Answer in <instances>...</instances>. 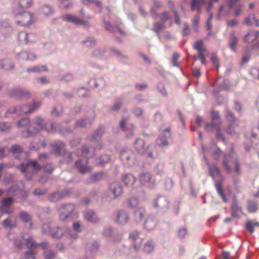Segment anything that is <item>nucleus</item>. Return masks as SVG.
I'll use <instances>...</instances> for the list:
<instances>
[{"mask_svg":"<svg viewBox=\"0 0 259 259\" xmlns=\"http://www.w3.org/2000/svg\"><path fill=\"white\" fill-rule=\"evenodd\" d=\"M136 181V178L133 175L128 174L123 176V182L127 186H133Z\"/></svg>","mask_w":259,"mask_h":259,"instance_id":"4be33fe9","label":"nucleus"},{"mask_svg":"<svg viewBox=\"0 0 259 259\" xmlns=\"http://www.w3.org/2000/svg\"><path fill=\"white\" fill-rule=\"evenodd\" d=\"M83 43L87 47H92L95 44V41L92 38H88L83 41Z\"/></svg>","mask_w":259,"mask_h":259,"instance_id":"a18cd8bd","label":"nucleus"},{"mask_svg":"<svg viewBox=\"0 0 259 259\" xmlns=\"http://www.w3.org/2000/svg\"><path fill=\"white\" fill-rule=\"evenodd\" d=\"M3 225L5 227H11V220L10 218H8L5 220L3 222Z\"/></svg>","mask_w":259,"mask_h":259,"instance_id":"e2e57ef3","label":"nucleus"},{"mask_svg":"<svg viewBox=\"0 0 259 259\" xmlns=\"http://www.w3.org/2000/svg\"><path fill=\"white\" fill-rule=\"evenodd\" d=\"M11 151L13 153H17L21 151L20 147L18 145H14L12 147Z\"/></svg>","mask_w":259,"mask_h":259,"instance_id":"680f3d73","label":"nucleus"},{"mask_svg":"<svg viewBox=\"0 0 259 259\" xmlns=\"http://www.w3.org/2000/svg\"><path fill=\"white\" fill-rule=\"evenodd\" d=\"M214 124H216L215 122L213 121L211 124L206 123L205 126L206 130L208 131H212L215 128Z\"/></svg>","mask_w":259,"mask_h":259,"instance_id":"4d7b16f0","label":"nucleus"},{"mask_svg":"<svg viewBox=\"0 0 259 259\" xmlns=\"http://www.w3.org/2000/svg\"><path fill=\"white\" fill-rule=\"evenodd\" d=\"M41 11L45 16H47L52 15L54 13V10L53 9L48 5L43 6L41 8Z\"/></svg>","mask_w":259,"mask_h":259,"instance_id":"c9c22d12","label":"nucleus"},{"mask_svg":"<svg viewBox=\"0 0 259 259\" xmlns=\"http://www.w3.org/2000/svg\"><path fill=\"white\" fill-rule=\"evenodd\" d=\"M145 214V210L140 207L135 212V219L137 222H140Z\"/></svg>","mask_w":259,"mask_h":259,"instance_id":"c756f323","label":"nucleus"},{"mask_svg":"<svg viewBox=\"0 0 259 259\" xmlns=\"http://www.w3.org/2000/svg\"><path fill=\"white\" fill-rule=\"evenodd\" d=\"M202 149L204 153L203 157L205 160L207 159L206 158L205 153L207 151L212 155V156L214 159H216L219 157L221 153L220 149L219 148H217L214 145H213L211 148H210L209 149H207V148H205L203 146Z\"/></svg>","mask_w":259,"mask_h":259,"instance_id":"dca6fc26","label":"nucleus"},{"mask_svg":"<svg viewBox=\"0 0 259 259\" xmlns=\"http://www.w3.org/2000/svg\"><path fill=\"white\" fill-rule=\"evenodd\" d=\"M139 201L137 198H131L127 201V206L131 208H134L137 206L139 204Z\"/></svg>","mask_w":259,"mask_h":259,"instance_id":"ea45409f","label":"nucleus"},{"mask_svg":"<svg viewBox=\"0 0 259 259\" xmlns=\"http://www.w3.org/2000/svg\"><path fill=\"white\" fill-rule=\"evenodd\" d=\"M206 162L209 168L210 175L214 180L215 182V187L219 195L221 196L224 201L226 202L227 200L224 195L223 190L222 189L221 183L219 181H222L223 178L220 174L219 168L214 164L210 165L208 162L207 159H206Z\"/></svg>","mask_w":259,"mask_h":259,"instance_id":"f03ea898","label":"nucleus"},{"mask_svg":"<svg viewBox=\"0 0 259 259\" xmlns=\"http://www.w3.org/2000/svg\"><path fill=\"white\" fill-rule=\"evenodd\" d=\"M168 201L165 197L159 196L155 200L154 206L156 208L164 210L168 208Z\"/></svg>","mask_w":259,"mask_h":259,"instance_id":"9b49d317","label":"nucleus"},{"mask_svg":"<svg viewBox=\"0 0 259 259\" xmlns=\"http://www.w3.org/2000/svg\"><path fill=\"white\" fill-rule=\"evenodd\" d=\"M34 109H31V110H28L27 107L24 106L23 107H18L14 109L12 111H10L11 113H16L18 115H22L23 114H26L32 112Z\"/></svg>","mask_w":259,"mask_h":259,"instance_id":"bb28decb","label":"nucleus"},{"mask_svg":"<svg viewBox=\"0 0 259 259\" xmlns=\"http://www.w3.org/2000/svg\"><path fill=\"white\" fill-rule=\"evenodd\" d=\"M63 20L73 23L76 25H86V21L80 19L74 15L71 14H66L61 16Z\"/></svg>","mask_w":259,"mask_h":259,"instance_id":"0eeeda50","label":"nucleus"},{"mask_svg":"<svg viewBox=\"0 0 259 259\" xmlns=\"http://www.w3.org/2000/svg\"><path fill=\"white\" fill-rule=\"evenodd\" d=\"M20 217L25 222H28L30 220V217L28 213L25 212H22L20 214Z\"/></svg>","mask_w":259,"mask_h":259,"instance_id":"c03bdc74","label":"nucleus"},{"mask_svg":"<svg viewBox=\"0 0 259 259\" xmlns=\"http://www.w3.org/2000/svg\"><path fill=\"white\" fill-rule=\"evenodd\" d=\"M134 147L136 150L140 154H145L147 153L149 157L153 158L152 153L147 151V147L145 145L143 140L137 139L134 144Z\"/></svg>","mask_w":259,"mask_h":259,"instance_id":"39448f33","label":"nucleus"},{"mask_svg":"<svg viewBox=\"0 0 259 259\" xmlns=\"http://www.w3.org/2000/svg\"><path fill=\"white\" fill-rule=\"evenodd\" d=\"M133 154L128 150L122 151L120 154L121 160L126 164H128V162L133 158Z\"/></svg>","mask_w":259,"mask_h":259,"instance_id":"412c9836","label":"nucleus"},{"mask_svg":"<svg viewBox=\"0 0 259 259\" xmlns=\"http://www.w3.org/2000/svg\"><path fill=\"white\" fill-rule=\"evenodd\" d=\"M19 23H22V25L24 26H28L32 23V15L28 12L25 13L21 18V21H18Z\"/></svg>","mask_w":259,"mask_h":259,"instance_id":"aec40b11","label":"nucleus"},{"mask_svg":"<svg viewBox=\"0 0 259 259\" xmlns=\"http://www.w3.org/2000/svg\"><path fill=\"white\" fill-rule=\"evenodd\" d=\"M206 0H192L191 3V9L194 10L195 9L200 11L199 7L201 5L205 4Z\"/></svg>","mask_w":259,"mask_h":259,"instance_id":"7c9ffc66","label":"nucleus"},{"mask_svg":"<svg viewBox=\"0 0 259 259\" xmlns=\"http://www.w3.org/2000/svg\"><path fill=\"white\" fill-rule=\"evenodd\" d=\"M187 234V229L185 228L179 229L178 231V237L180 238H183Z\"/></svg>","mask_w":259,"mask_h":259,"instance_id":"603ef678","label":"nucleus"},{"mask_svg":"<svg viewBox=\"0 0 259 259\" xmlns=\"http://www.w3.org/2000/svg\"><path fill=\"white\" fill-rule=\"evenodd\" d=\"M41 246L44 251L45 259H53L55 256V254L50 248H49L47 243H42Z\"/></svg>","mask_w":259,"mask_h":259,"instance_id":"6ab92c4d","label":"nucleus"},{"mask_svg":"<svg viewBox=\"0 0 259 259\" xmlns=\"http://www.w3.org/2000/svg\"><path fill=\"white\" fill-rule=\"evenodd\" d=\"M229 163H234L235 165V171L237 174H239L240 172V169L238 161L236 156L234 155L233 151H232L229 154H226L225 155V159L223 161L224 166L228 172L231 171V168L229 164Z\"/></svg>","mask_w":259,"mask_h":259,"instance_id":"7ed1b4c3","label":"nucleus"},{"mask_svg":"<svg viewBox=\"0 0 259 259\" xmlns=\"http://www.w3.org/2000/svg\"><path fill=\"white\" fill-rule=\"evenodd\" d=\"M246 227L247 230L249 231L251 233L254 232V226L253 223L250 220L248 221L246 223Z\"/></svg>","mask_w":259,"mask_h":259,"instance_id":"09e8293b","label":"nucleus"},{"mask_svg":"<svg viewBox=\"0 0 259 259\" xmlns=\"http://www.w3.org/2000/svg\"><path fill=\"white\" fill-rule=\"evenodd\" d=\"M240 0H225V4L227 5L228 7L224 5H222L220 7L217 16V18L220 19L222 17L226 16L229 13L230 11L229 10L235 7H236V8H235V14L236 16H238L244 6L243 4H238V2Z\"/></svg>","mask_w":259,"mask_h":259,"instance_id":"f257e3e1","label":"nucleus"},{"mask_svg":"<svg viewBox=\"0 0 259 259\" xmlns=\"http://www.w3.org/2000/svg\"><path fill=\"white\" fill-rule=\"evenodd\" d=\"M232 215L234 217H237L239 213H241V208L236 204H233L231 207Z\"/></svg>","mask_w":259,"mask_h":259,"instance_id":"a19ab883","label":"nucleus"},{"mask_svg":"<svg viewBox=\"0 0 259 259\" xmlns=\"http://www.w3.org/2000/svg\"><path fill=\"white\" fill-rule=\"evenodd\" d=\"M211 114L213 121L215 122L216 125L220 124L221 122H220V116L219 113L218 112H212Z\"/></svg>","mask_w":259,"mask_h":259,"instance_id":"49530a36","label":"nucleus"},{"mask_svg":"<svg viewBox=\"0 0 259 259\" xmlns=\"http://www.w3.org/2000/svg\"><path fill=\"white\" fill-rule=\"evenodd\" d=\"M164 27V26L163 24H160L159 23H156L154 24V29L156 32H158V31H159L160 30L162 29Z\"/></svg>","mask_w":259,"mask_h":259,"instance_id":"6e6d98bb","label":"nucleus"},{"mask_svg":"<svg viewBox=\"0 0 259 259\" xmlns=\"http://www.w3.org/2000/svg\"><path fill=\"white\" fill-rule=\"evenodd\" d=\"M87 122L84 120H80L76 122V125L77 127H83L86 125Z\"/></svg>","mask_w":259,"mask_h":259,"instance_id":"774afa93","label":"nucleus"},{"mask_svg":"<svg viewBox=\"0 0 259 259\" xmlns=\"http://www.w3.org/2000/svg\"><path fill=\"white\" fill-rule=\"evenodd\" d=\"M29 121L28 119L24 118L19 121L18 123V125L19 127H23L28 125Z\"/></svg>","mask_w":259,"mask_h":259,"instance_id":"864d4df0","label":"nucleus"},{"mask_svg":"<svg viewBox=\"0 0 259 259\" xmlns=\"http://www.w3.org/2000/svg\"><path fill=\"white\" fill-rule=\"evenodd\" d=\"M29 165H31L34 168L38 169H39V166L37 165V163L35 161H31L29 163H28L26 165L22 164L21 166V167L20 168V171L22 172H24L26 170V167Z\"/></svg>","mask_w":259,"mask_h":259,"instance_id":"72a5a7b5","label":"nucleus"},{"mask_svg":"<svg viewBox=\"0 0 259 259\" xmlns=\"http://www.w3.org/2000/svg\"><path fill=\"white\" fill-rule=\"evenodd\" d=\"M53 236L55 238H60L63 235V230L61 228L58 229L57 232L52 234Z\"/></svg>","mask_w":259,"mask_h":259,"instance_id":"052dcab7","label":"nucleus"},{"mask_svg":"<svg viewBox=\"0 0 259 259\" xmlns=\"http://www.w3.org/2000/svg\"><path fill=\"white\" fill-rule=\"evenodd\" d=\"M259 37L258 31H250L244 37L245 41L250 43L257 39Z\"/></svg>","mask_w":259,"mask_h":259,"instance_id":"a211bd4d","label":"nucleus"},{"mask_svg":"<svg viewBox=\"0 0 259 259\" xmlns=\"http://www.w3.org/2000/svg\"><path fill=\"white\" fill-rule=\"evenodd\" d=\"M21 259H35L34 256V252L32 251L25 253Z\"/></svg>","mask_w":259,"mask_h":259,"instance_id":"de8ad7c7","label":"nucleus"},{"mask_svg":"<svg viewBox=\"0 0 259 259\" xmlns=\"http://www.w3.org/2000/svg\"><path fill=\"white\" fill-rule=\"evenodd\" d=\"M11 31V28L6 22H0V31L4 34Z\"/></svg>","mask_w":259,"mask_h":259,"instance_id":"4c0bfd02","label":"nucleus"},{"mask_svg":"<svg viewBox=\"0 0 259 259\" xmlns=\"http://www.w3.org/2000/svg\"><path fill=\"white\" fill-rule=\"evenodd\" d=\"M164 135L160 136L156 141L157 145L159 147H163L168 145V142L166 138L170 136L169 131L168 129L164 130Z\"/></svg>","mask_w":259,"mask_h":259,"instance_id":"4468645a","label":"nucleus"},{"mask_svg":"<svg viewBox=\"0 0 259 259\" xmlns=\"http://www.w3.org/2000/svg\"><path fill=\"white\" fill-rule=\"evenodd\" d=\"M237 43V39L234 35H232L229 40V47L234 52L236 51L235 48Z\"/></svg>","mask_w":259,"mask_h":259,"instance_id":"58836bf2","label":"nucleus"},{"mask_svg":"<svg viewBox=\"0 0 259 259\" xmlns=\"http://www.w3.org/2000/svg\"><path fill=\"white\" fill-rule=\"evenodd\" d=\"M29 95L28 91L23 89H16L13 91V95L17 99H22L27 97Z\"/></svg>","mask_w":259,"mask_h":259,"instance_id":"393cba45","label":"nucleus"},{"mask_svg":"<svg viewBox=\"0 0 259 259\" xmlns=\"http://www.w3.org/2000/svg\"><path fill=\"white\" fill-rule=\"evenodd\" d=\"M106 28L109 31H113L114 32L118 31L120 34H122L125 35V33L123 32L120 28L117 27L116 28H113L112 27H110V24L109 22H105Z\"/></svg>","mask_w":259,"mask_h":259,"instance_id":"79ce46f5","label":"nucleus"},{"mask_svg":"<svg viewBox=\"0 0 259 259\" xmlns=\"http://www.w3.org/2000/svg\"><path fill=\"white\" fill-rule=\"evenodd\" d=\"M82 2L84 5H88L91 3H95L96 5L100 6V2L98 1H95L94 0H82Z\"/></svg>","mask_w":259,"mask_h":259,"instance_id":"0e129e2a","label":"nucleus"},{"mask_svg":"<svg viewBox=\"0 0 259 259\" xmlns=\"http://www.w3.org/2000/svg\"><path fill=\"white\" fill-rule=\"evenodd\" d=\"M23 243H25L28 247L31 248L38 246L37 245H35L34 244V241L31 237H29L28 238H23L21 244Z\"/></svg>","mask_w":259,"mask_h":259,"instance_id":"f704fd0d","label":"nucleus"},{"mask_svg":"<svg viewBox=\"0 0 259 259\" xmlns=\"http://www.w3.org/2000/svg\"><path fill=\"white\" fill-rule=\"evenodd\" d=\"M139 232L136 230L132 231L129 235L130 239L133 242L134 248L136 251L140 248L142 242V240L139 238Z\"/></svg>","mask_w":259,"mask_h":259,"instance_id":"f8f14e48","label":"nucleus"},{"mask_svg":"<svg viewBox=\"0 0 259 259\" xmlns=\"http://www.w3.org/2000/svg\"><path fill=\"white\" fill-rule=\"evenodd\" d=\"M110 158L108 155H106L99 159V162H98L99 164L102 165L106 162H107L109 160Z\"/></svg>","mask_w":259,"mask_h":259,"instance_id":"8fccbe9b","label":"nucleus"},{"mask_svg":"<svg viewBox=\"0 0 259 259\" xmlns=\"http://www.w3.org/2000/svg\"><path fill=\"white\" fill-rule=\"evenodd\" d=\"M156 225V220L152 216H149L144 222V226L147 230H152Z\"/></svg>","mask_w":259,"mask_h":259,"instance_id":"f3484780","label":"nucleus"},{"mask_svg":"<svg viewBox=\"0 0 259 259\" xmlns=\"http://www.w3.org/2000/svg\"><path fill=\"white\" fill-rule=\"evenodd\" d=\"M19 58L23 60L32 61L35 60V56L33 54L24 52L20 53Z\"/></svg>","mask_w":259,"mask_h":259,"instance_id":"2f4dec72","label":"nucleus"},{"mask_svg":"<svg viewBox=\"0 0 259 259\" xmlns=\"http://www.w3.org/2000/svg\"><path fill=\"white\" fill-rule=\"evenodd\" d=\"M13 67V64L10 60H0V68L9 70L12 69Z\"/></svg>","mask_w":259,"mask_h":259,"instance_id":"c85d7f7f","label":"nucleus"},{"mask_svg":"<svg viewBox=\"0 0 259 259\" xmlns=\"http://www.w3.org/2000/svg\"><path fill=\"white\" fill-rule=\"evenodd\" d=\"M250 74L254 78L259 79V69L256 68H252L250 71Z\"/></svg>","mask_w":259,"mask_h":259,"instance_id":"5fc2aeb1","label":"nucleus"},{"mask_svg":"<svg viewBox=\"0 0 259 259\" xmlns=\"http://www.w3.org/2000/svg\"><path fill=\"white\" fill-rule=\"evenodd\" d=\"M194 48L199 52V55L204 54L206 49L204 46V43L202 40H198L194 45Z\"/></svg>","mask_w":259,"mask_h":259,"instance_id":"cd10ccee","label":"nucleus"},{"mask_svg":"<svg viewBox=\"0 0 259 259\" xmlns=\"http://www.w3.org/2000/svg\"><path fill=\"white\" fill-rule=\"evenodd\" d=\"M48 71L47 66L45 65H37L32 67H30L27 69L28 72H41Z\"/></svg>","mask_w":259,"mask_h":259,"instance_id":"a878e982","label":"nucleus"},{"mask_svg":"<svg viewBox=\"0 0 259 259\" xmlns=\"http://www.w3.org/2000/svg\"><path fill=\"white\" fill-rule=\"evenodd\" d=\"M211 61L212 62L213 64L217 66V67L219 68V60L217 56L215 55H212L211 56L210 58Z\"/></svg>","mask_w":259,"mask_h":259,"instance_id":"13d9d810","label":"nucleus"},{"mask_svg":"<svg viewBox=\"0 0 259 259\" xmlns=\"http://www.w3.org/2000/svg\"><path fill=\"white\" fill-rule=\"evenodd\" d=\"M155 244L152 240H147L144 244L143 251L147 253L152 251L154 248Z\"/></svg>","mask_w":259,"mask_h":259,"instance_id":"5701e85b","label":"nucleus"},{"mask_svg":"<svg viewBox=\"0 0 259 259\" xmlns=\"http://www.w3.org/2000/svg\"><path fill=\"white\" fill-rule=\"evenodd\" d=\"M129 219L128 214L124 210H119L117 212L115 220L120 224H124Z\"/></svg>","mask_w":259,"mask_h":259,"instance_id":"2eb2a0df","label":"nucleus"},{"mask_svg":"<svg viewBox=\"0 0 259 259\" xmlns=\"http://www.w3.org/2000/svg\"><path fill=\"white\" fill-rule=\"evenodd\" d=\"M45 129L47 130V128L44 126V121L40 117H37L35 119L34 122L31 125L29 131L24 132L23 136L25 137H29L31 136V134L27 135V133L30 132L33 133H36L39 131Z\"/></svg>","mask_w":259,"mask_h":259,"instance_id":"20e7f679","label":"nucleus"},{"mask_svg":"<svg viewBox=\"0 0 259 259\" xmlns=\"http://www.w3.org/2000/svg\"><path fill=\"white\" fill-rule=\"evenodd\" d=\"M257 209L256 203L253 201H249L247 203V209L250 213L255 212Z\"/></svg>","mask_w":259,"mask_h":259,"instance_id":"e433bc0d","label":"nucleus"},{"mask_svg":"<svg viewBox=\"0 0 259 259\" xmlns=\"http://www.w3.org/2000/svg\"><path fill=\"white\" fill-rule=\"evenodd\" d=\"M252 19L255 22L254 25L257 27H259V20L255 18L254 15L253 14H250L247 18L246 20V23L248 24L251 23V22H248L249 19Z\"/></svg>","mask_w":259,"mask_h":259,"instance_id":"37998d69","label":"nucleus"},{"mask_svg":"<svg viewBox=\"0 0 259 259\" xmlns=\"http://www.w3.org/2000/svg\"><path fill=\"white\" fill-rule=\"evenodd\" d=\"M84 217L87 221L95 223L98 221V219L93 210H87L84 213Z\"/></svg>","mask_w":259,"mask_h":259,"instance_id":"b1692460","label":"nucleus"},{"mask_svg":"<svg viewBox=\"0 0 259 259\" xmlns=\"http://www.w3.org/2000/svg\"><path fill=\"white\" fill-rule=\"evenodd\" d=\"M74 209V206L72 204H67L62 206L60 209V219L65 221L70 217Z\"/></svg>","mask_w":259,"mask_h":259,"instance_id":"9d476101","label":"nucleus"},{"mask_svg":"<svg viewBox=\"0 0 259 259\" xmlns=\"http://www.w3.org/2000/svg\"><path fill=\"white\" fill-rule=\"evenodd\" d=\"M139 181L142 185L148 188L152 187L154 186V181L149 173H141L139 176Z\"/></svg>","mask_w":259,"mask_h":259,"instance_id":"1a4fd4ad","label":"nucleus"},{"mask_svg":"<svg viewBox=\"0 0 259 259\" xmlns=\"http://www.w3.org/2000/svg\"><path fill=\"white\" fill-rule=\"evenodd\" d=\"M199 17L198 15H196L193 20V25L194 27H196L195 30H197V27L199 23Z\"/></svg>","mask_w":259,"mask_h":259,"instance_id":"338daca9","label":"nucleus"},{"mask_svg":"<svg viewBox=\"0 0 259 259\" xmlns=\"http://www.w3.org/2000/svg\"><path fill=\"white\" fill-rule=\"evenodd\" d=\"M110 195L112 198H116L123 193V189L120 184L118 182H113L110 186Z\"/></svg>","mask_w":259,"mask_h":259,"instance_id":"6e6552de","label":"nucleus"},{"mask_svg":"<svg viewBox=\"0 0 259 259\" xmlns=\"http://www.w3.org/2000/svg\"><path fill=\"white\" fill-rule=\"evenodd\" d=\"M13 202L12 197H8L4 199L0 204V212L2 214L4 213H11L13 210L10 207Z\"/></svg>","mask_w":259,"mask_h":259,"instance_id":"423d86ee","label":"nucleus"},{"mask_svg":"<svg viewBox=\"0 0 259 259\" xmlns=\"http://www.w3.org/2000/svg\"><path fill=\"white\" fill-rule=\"evenodd\" d=\"M33 4L32 0H19L18 5L20 8L23 9L29 8Z\"/></svg>","mask_w":259,"mask_h":259,"instance_id":"473e14b6","label":"nucleus"},{"mask_svg":"<svg viewBox=\"0 0 259 259\" xmlns=\"http://www.w3.org/2000/svg\"><path fill=\"white\" fill-rule=\"evenodd\" d=\"M87 158H84L76 161L75 166L80 173L85 174L91 170V167L87 165Z\"/></svg>","mask_w":259,"mask_h":259,"instance_id":"ddd939ff","label":"nucleus"},{"mask_svg":"<svg viewBox=\"0 0 259 259\" xmlns=\"http://www.w3.org/2000/svg\"><path fill=\"white\" fill-rule=\"evenodd\" d=\"M134 114L137 116L140 117L143 114V111L141 108H136L134 110Z\"/></svg>","mask_w":259,"mask_h":259,"instance_id":"69168bd1","label":"nucleus"},{"mask_svg":"<svg viewBox=\"0 0 259 259\" xmlns=\"http://www.w3.org/2000/svg\"><path fill=\"white\" fill-rule=\"evenodd\" d=\"M180 57V55L177 53H174L172 56V63L174 66H178L179 63L178 60Z\"/></svg>","mask_w":259,"mask_h":259,"instance_id":"3c124183","label":"nucleus"},{"mask_svg":"<svg viewBox=\"0 0 259 259\" xmlns=\"http://www.w3.org/2000/svg\"><path fill=\"white\" fill-rule=\"evenodd\" d=\"M104 177V175L102 172H99L95 174L93 176V179L94 181H99L101 180Z\"/></svg>","mask_w":259,"mask_h":259,"instance_id":"bf43d9fd","label":"nucleus"}]
</instances>
